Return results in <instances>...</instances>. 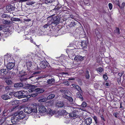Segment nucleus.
I'll return each instance as SVG.
<instances>
[{
    "instance_id": "nucleus-55",
    "label": "nucleus",
    "mask_w": 125,
    "mask_h": 125,
    "mask_svg": "<svg viewBox=\"0 0 125 125\" xmlns=\"http://www.w3.org/2000/svg\"><path fill=\"white\" fill-rule=\"evenodd\" d=\"M28 100V99L26 98L23 99L22 100V102H24L26 101H27Z\"/></svg>"
},
{
    "instance_id": "nucleus-11",
    "label": "nucleus",
    "mask_w": 125,
    "mask_h": 125,
    "mask_svg": "<svg viewBox=\"0 0 125 125\" xmlns=\"http://www.w3.org/2000/svg\"><path fill=\"white\" fill-rule=\"evenodd\" d=\"M81 45L82 47L84 49L87 48V46L88 44V41H83L81 42Z\"/></svg>"
},
{
    "instance_id": "nucleus-25",
    "label": "nucleus",
    "mask_w": 125,
    "mask_h": 125,
    "mask_svg": "<svg viewBox=\"0 0 125 125\" xmlns=\"http://www.w3.org/2000/svg\"><path fill=\"white\" fill-rule=\"evenodd\" d=\"M20 101L18 100H14L12 101L11 102V104L13 105H17L18 106V104L19 103Z\"/></svg>"
},
{
    "instance_id": "nucleus-21",
    "label": "nucleus",
    "mask_w": 125,
    "mask_h": 125,
    "mask_svg": "<svg viewBox=\"0 0 125 125\" xmlns=\"http://www.w3.org/2000/svg\"><path fill=\"white\" fill-rule=\"evenodd\" d=\"M54 80L53 78L47 80V83L48 84L51 85L54 83Z\"/></svg>"
},
{
    "instance_id": "nucleus-53",
    "label": "nucleus",
    "mask_w": 125,
    "mask_h": 125,
    "mask_svg": "<svg viewBox=\"0 0 125 125\" xmlns=\"http://www.w3.org/2000/svg\"><path fill=\"white\" fill-rule=\"evenodd\" d=\"M75 24V23L74 22L73 23L72 22H71V23H70V27H72Z\"/></svg>"
},
{
    "instance_id": "nucleus-7",
    "label": "nucleus",
    "mask_w": 125,
    "mask_h": 125,
    "mask_svg": "<svg viewBox=\"0 0 125 125\" xmlns=\"http://www.w3.org/2000/svg\"><path fill=\"white\" fill-rule=\"evenodd\" d=\"M4 60L5 61H7L9 62H11L13 61V59L11 55L8 54L5 56L4 57Z\"/></svg>"
},
{
    "instance_id": "nucleus-12",
    "label": "nucleus",
    "mask_w": 125,
    "mask_h": 125,
    "mask_svg": "<svg viewBox=\"0 0 125 125\" xmlns=\"http://www.w3.org/2000/svg\"><path fill=\"white\" fill-rule=\"evenodd\" d=\"M78 113V112L77 111H74L72 113L69 114V116L71 117H74V118H77L78 116H77Z\"/></svg>"
},
{
    "instance_id": "nucleus-45",
    "label": "nucleus",
    "mask_w": 125,
    "mask_h": 125,
    "mask_svg": "<svg viewBox=\"0 0 125 125\" xmlns=\"http://www.w3.org/2000/svg\"><path fill=\"white\" fill-rule=\"evenodd\" d=\"M61 112L63 115H66L67 114V112L65 110H62Z\"/></svg>"
},
{
    "instance_id": "nucleus-36",
    "label": "nucleus",
    "mask_w": 125,
    "mask_h": 125,
    "mask_svg": "<svg viewBox=\"0 0 125 125\" xmlns=\"http://www.w3.org/2000/svg\"><path fill=\"white\" fill-rule=\"evenodd\" d=\"M18 106L17 105H15V106H13L10 110H9V112H12V111L15 110L16 108Z\"/></svg>"
},
{
    "instance_id": "nucleus-15",
    "label": "nucleus",
    "mask_w": 125,
    "mask_h": 125,
    "mask_svg": "<svg viewBox=\"0 0 125 125\" xmlns=\"http://www.w3.org/2000/svg\"><path fill=\"white\" fill-rule=\"evenodd\" d=\"M7 73L6 69H2L0 70V75L1 76H4Z\"/></svg>"
},
{
    "instance_id": "nucleus-64",
    "label": "nucleus",
    "mask_w": 125,
    "mask_h": 125,
    "mask_svg": "<svg viewBox=\"0 0 125 125\" xmlns=\"http://www.w3.org/2000/svg\"><path fill=\"white\" fill-rule=\"evenodd\" d=\"M6 17V15L5 14H4L2 15V17L3 18H5Z\"/></svg>"
},
{
    "instance_id": "nucleus-5",
    "label": "nucleus",
    "mask_w": 125,
    "mask_h": 125,
    "mask_svg": "<svg viewBox=\"0 0 125 125\" xmlns=\"http://www.w3.org/2000/svg\"><path fill=\"white\" fill-rule=\"evenodd\" d=\"M14 116H17L18 119H21L24 118L25 115L22 111H18L13 114Z\"/></svg>"
},
{
    "instance_id": "nucleus-50",
    "label": "nucleus",
    "mask_w": 125,
    "mask_h": 125,
    "mask_svg": "<svg viewBox=\"0 0 125 125\" xmlns=\"http://www.w3.org/2000/svg\"><path fill=\"white\" fill-rule=\"evenodd\" d=\"M124 72H122L120 73H118V75L120 77L122 75L124 74Z\"/></svg>"
},
{
    "instance_id": "nucleus-51",
    "label": "nucleus",
    "mask_w": 125,
    "mask_h": 125,
    "mask_svg": "<svg viewBox=\"0 0 125 125\" xmlns=\"http://www.w3.org/2000/svg\"><path fill=\"white\" fill-rule=\"evenodd\" d=\"M93 118L95 122L97 123V118L96 116H94L93 117Z\"/></svg>"
},
{
    "instance_id": "nucleus-61",
    "label": "nucleus",
    "mask_w": 125,
    "mask_h": 125,
    "mask_svg": "<svg viewBox=\"0 0 125 125\" xmlns=\"http://www.w3.org/2000/svg\"><path fill=\"white\" fill-rule=\"evenodd\" d=\"M79 122L78 121H76L75 123L74 124V125H77L78 124Z\"/></svg>"
},
{
    "instance_id": "nucleus-54",
    "label": "nucleus",
    "mask_w": 125,
    "mask_h": 125,
    "mask_svg": "<svg viewBox=\"0 0 125 125\" xmlns=\"http://www.w3.org/2000/svg\"><path fill=\"white\" fill-rule=\"evenodd\" d=\"M63 83L66 85H68L69 84V82L68 81H66Z\"/></svg>"
},
{
    "instance_id": "nucleus-40",
    "label": "nucleus",
    "mask_w": 125,
    "mask_h": 125,
    "mask_svg": "<svg viewBox=\"0 0 125 125\" xmlns=\"http://www.w3.org/2000/svg\"><path fill=\"white\" fill-rule=\"evenodd\" d=\"M54 0H45V2L47 4L48 3L52 2Z\"/></svg>"
},
{
    "instance_id": "nucleus-4",
    "label": "nucleus",
    "mask_w": 125,
    "mask_h": 125,
    "mask_svg": "<svg viewBox=\"0 0 125 125\" xmlns=\"http://www.w3.org/2000/svg\"><path fill=\"white\" fill-rule=\"evenodd\" d=\"M26 92H23L22 91L16 92L14 93L13 95L15 97H17L19 99L21 98L25 97L26 95L24 94H27Z\"/></svg>"
},
{
    "instance_id": "nucleus-63",
    "label": "nucleus",
    "mask_w": 125,
    "mask_h": 125,
    "mask_svg": "<svg viewBox=\"0 0 125 125\" xmlns=\"http://www.w3.org/2000/svg\"><path fill=\"white\" fill-rule=\"evenodd\" d=\"M6 90H9L10 89L9 88V87L8 86L6 88H5Z\"/></svg>"
},
{
    "instance_id": "nucleus-2",
    "label": "nucleus",
    "mask_w": 125,
    "mask_h": 125,
    "mask_svg": "<svg viewBox=\"0 0 125 125\" xmlns=\"http://www.w3.org/2000/svg\"><path fill=\"white\" fill-rule=\"evenodd\" d=\"M37 111V105L35 103L32 104L30 107H25L24 109V111L29 114L32 112L36 113Z\"/></svg>"
},
{
    "instance_id": "nucleus-52",
    "label": "nucleus",
    "mask_w": 125,
    "mask_h": 125,
    "mask_svg": "<svg viewBox=\"0 0 125 125\" xmlns=\"http://www.w3.org/2000/svg\"><path fill=\"white\" fill-rule=\"evenodd\" d=\"M95 32L96 35H100V33L97 30H95Z\"/></svg>"
},
{
    "instance_id": "nucleus-60",
    "label": "nucleus",
    "mask_w": 125,
    "mask_h": 125,
    "mask_svg": "<svg viewBox=\"0 0 125 125\" xmlns=\"http://www.w3.org/2000/svg\"><path fill=\"white\" fill-rule=\"evenodd\" d=\"M40 73V72H34L32 74H36L38 73Z\"/></svg>"
},
{
    "instance_id": "nucleus-26",
    "label": "nucleus",
    "mask_w": 125,
    "mask_h": 125,
    "mask_svg": "<svg viewBox=\"0 0 125 125\" xmlns=\"http://www.w3.org/2000/svg\"><path fill=\"white\" fill-rule=\"evenodd\" d=\"M26 74L25 72L24 71H20L19 73V76H22Z\"/></svg>"
},
{
    "instance_id": "nucleus-48",
    "label": "nucleus",
    "mask_w": 125,
    "mask_h": 125,
    "mask_svg": "<svg viewBox=\"0 0 125 125\" xmlns=\"http://www.w3.org/2000/svg\"><path fill=\"white\" fill-rule=\"evenodd\" d=\"M118 114V113L117 112H116L115 113H113V115L116 118L117 117V115Z\"/></svg>"
},
{
    "instance_id": "nucleus-14",
    "label": "nucleus",
    "mask_w": 125,
    "mask_h": 125,
    "mask_svg": "<svg viewBox=\"0 0 125 125\" xmlns=\"http://www.w3.org/2000/svg\"><path fill=\"white\" fill-rule=\"evenodd\" d=\"M60 91L62 93V94H64V95H63V96L64 98V96H68L69 94L70 93V92L68 90H61Z\"/></svg>"
},
{
    "instance_id": "nucleus-33",
    "label": "nucleus",
    "mask_w": 125,
    "mask_h": 125,
    "mask_svg": "<svg viewBox=\"0 0 125 125\" xmlns=\"http://www.w3.org/2000/svg\"><path fill=\"white\" fill-rule=\"evenodd\" d=\"M14 56L16 59L17 60L19 61L21 60V56L19 55L16 54Z\"/></svg>"
},
{
    "instance_id": "nucleus-43",
    "label": "nucleus",
    "mask_w": 125,
    "mask_h": 125,
    "mask_svg": "<svg viewBox=\"0 0 125 125\" xmlns=\"http://www.w3.org/2000/svg\"><path fill=\"white\" fill-rule=\"evenodd\" d=\"M108 6L110 10H111L112 8V3H110L108 4Z\"/></svg>"
},
{
    "instance_id": "nucleus-27",
    "label": "nucleus",
    "mask_w": 125,
    "mask_h": 125,
    "mask_svg": "<svg viewBox=\"0 0 125 125\" xmlns=\"http://www.w3.org/2000/svg\"><path fill=\"white\" fill-rule=\"evenodd\" d=\"M64 98L66 99L67 100L70 102H72L73 101V100L72 97L69 96H64Z\"/></svg>"
},
{
    "instance_id": "nucleus-1",
    "label": "nucleus",
    "mask_w": 125,
    "mask_h": 125,
    "mask_svg": "<svg viewBox=\"0 0 125 125\" xmlns=\"http://www.w3.org/2000/svg\"><path fill=\"white\" fill-rule=\"evenodd\" d=\"M36 56H37L36 54L31 52H30L28 54L27 56H26L27 59H26V61L28 70H29L30 67L32 66V62L31 61V60Z\"/></svg>"
},
{
    "instance_id": "nucleus-41",
    "label": "nucleus",
    "mask_w": 125,
    "mask_h": 125,
    "mask_svg": "<svg viewBox=\"0 0 125 125\" xmlns=\"http://www.w3.org/2000/svg\"><path fill=\"white\" fill-rule=\"evenodd\" d=\"M34 76L32 75L31 76H28V77L25 78V79L26 80L27 79H31L32 78L34 77Z\"/></svg>"
},
{
    "instance_id": "nucleus-23",
    "label": "nucleus",
    "mask_w": 125,
    "mask_h": 125,
    "mask_svg": "<svg viewBox=\"0 0 125 125\" xmlns=\"http://www.w3.org/2000/svg\"><path fill=\"white\" fill-rule=\"evenodd\" d=\"M1 97L3 99L5 100H7L10 99V97L6 94L3 95L1 96Z\"/></svg>"
},
{
    "instance_id": "nucleus-16",
    "label": "nucleus",
    "mask_w": 125,
    "mask_h": 125,
    "mask_svg": "<svg viewBox=\"0 0 125 125\" xmlns=\"http://www.w3.org/2000/svg\"><path fill=\"white\" fill-rule=\"evenodd\" d=\"M14 9V7L10 5H8L6 7V10L8 11L13 10Z\"/></svg>"
},
{
    "instance_id": "nucleus-34",
    "label": "nucleus",
    "mask_w": 125,
    "mask_h": 125,
    "mask_svg": "<svg viewBox=\"0 0 125 125\" xmlns=\"http://www.w3.org/2000/svg\"><path fill=\"white\" fill-rule=\"evenodd\" d=\"M98 73H101L103 70V69L101 67H99L96 69Z\"/></svg>"
},
{
    "instance_id": "nucleus-28",
    "label": "nucleus",
    "mask_w": 125,
    "mask_h": 125,
    "mask_svg": "<svg viewBox=\"0 0 125 125\" xmlns=\"http://www.w3.org/2000/svg\"><path fill=\"white\" fill-rule=\"evenodd\" d=\"M76 95L77 97L78 98H80L82 101L83 100V97L79 92H77L76 93Z\"/></svg>"
},
{
    "instance_id": "nucleus-57",
    "label": "nucleus",
    "mask_w": 125,
    "mask_h": 125,
    "mask_svg": "<svg viewBox=\"0 0 125 125\" xmlns=\"http://www.w3.org/2000/svg\"><path fill=\"white\" fill-rule=\"evenodd\" d=\"M4 28V26L3 25H0V31L1 30Z\"/></svg>"
},
{
    "instance_id": "nucleus-42",
    "label": "nucleus",
    "mask_w": 125,
    "mask_h": 125,
    "mask_svg": "<svg viewBox=\"0 0 125 125\" xmlns=\"http://www.w3.org/2000/svg\"><path fill=\"white\" fill-rule=\"evenodd\" d=\"M6 82L8 84H11V81L10 80H6Z\"/></svg>"
},
{
    "instance_id": "nucleus-32",
    "label": "nucleus",
    "mask_w": 125,
    "mask_h": 125,
    "mask_svg": "<svg viewBox=\"0 0 125 125\" xmlns=\"http://www.w3.org/2000/svg\"><path fill=\"white\" fill-rule=\"evenodd\" d=\"M8 111L9 110H7L6 109L3 112V115L4 116H6L7 115L9 112Z\"/></svg>"
},
{
    "instance_id": "nucleus-24",
    "label": "nucleus",
    "mask_w": 125,
    "mask_h": 125,
    "mask_svg": "<svg viewBox=\"0 0 125 125\" xmlns=\"http://www.w3.org/2000/svg\"><path fill=\"white\" fill-rule=\"evenodd\" d=\"M72 86L73 87H75L79 92H81L82 91L80 88L77 85L73 84H72Z\"/></svg>"
},
{
    "instance_id": "nucleus-9",
    "label": "nucleus",
    "mask_w": 125,
    "mask_h": 125,
    "mask_svg": "<svg viewBox=\"0 0 125 125\" xmlns=\"http://www.w3.org/2000/svg\"><path fill=\"white\" fill-rule=\"evenodd\" d=\"M39 112L41 113H46L47 109L43 105H41L39 106Z\"/></svg>"
},
{
    "instance_id": "nucleus-8",
    "label": "nucleus",
    "mask_w": 125,
    "mask_h": 125,
    "mask_svg": "<svg viewBox=\"0 0 125 125\" xmlns=\"http://www.w3.org/2000/svg\"><path fill=\"white\" fill-rule=\"evenodd\" d=\"M48 64V62L46 61H44L41 62L39 65L41 68L43 69L46 67Z\"/></svg>"
},
{
    "instance_id": "nucleus-3",
    "label": "nucleus",
    "mask_w": 125,
    "mask_h": 125,
    "mask_svg": "<svg viewBox=\"0 0 125 125\" xmlns=\"http://www.w3.org/2000/svg\"><path fill=\"white\" fill-rule=\"evenodd\" d=\"M29 92L30 93L35 92L37 94L43 92L44 90L43 89L39 88L35 89V86L33 85H29Z\"/></svg>"
},
{
    "instance_id": "nucleus-30",
    "label": "nucleus",
    "mask_w": 125,
    "mask_h": 125,
    "mask_svg": "<svg viewBox=\"0 0 125 125\" xmlns=\"http://www.w3.org/2000/svg\"><path fill=\"white\" fill-rule=\"evenodd\" d=\"M55 96V95L54 94H51L47 97V99H50L53 98Z\"/></svg>"
},
{
    "instance_id": "nucleus-17",
    "label": "nucleus",
    "mask_w": 125,
    "mask_h": 125,
    "mask_svg": "<svg viewBox=\"0 0 125 125\" xmlns=\"http://www.w3.org/2000/svg\"><path fill=\"white\" fill-rule=\"evenodd\" d=\"M92 118H89L85 119V122L87 125H90L92 123Z\"/></svg>"
},
{
    "instance_id": "nucleus-62",
    "label": "nucleus",
    "mask_w": 125,
    "mask_h": 125,
    "mask_svg": "<svg viewBox=\"0 0 125 125\" xmlns=\"http://www.w3.org/2000/svg\"><path fill=\"white\" fill-rule=\"evenodd\" d=\"M70 17L73 19L74 18V16L73 15L71 14L70 16Z\"/></svg>"
},
{
    "instance_id": "nucleus-6",
    "label": "nucleus",
    "mask_w": 125,
    "mask_h": 125,
    "mask_svg": "<svg viewBox=\"0 0 125 125\" xmlns=\"http://www.w3.org/2000/svg\"><path fill=\"white\" fill-rule=\"evenodd\" d=\"M60 20L59 17L56 16L52 18L49 23H50V24H52V26L53 24L55 25L59 23Z\"/></svg>"
},
{
    "instance_id": "nucleus-37",
    "label": "nucleus",
    "mask_w": 125,
    "mask_h": 125,
    "mask_svg": "<svg viewBox=\"0 0 125 125\" xmlns=\"http://www.w3.org/2000/svg\"><path fill=\"white\" fill-rule=\"evenodd\" d=\"M50 23H48L46 25H45L43 27V28L44 29L45 28H47L48 27H49V26L51 25Z\"/></svg>"
},
{
    "instance_id": "nucleus-10",
    "label": "nucleus",
    "mask_w": 125,
    "mask_h": 125,
    "mask_svg": "<svg viewBox=\"0 0 125 125\" xmlns=\"http://www.w3.org/2000/svg\"><path fill=\"white\" fill-rule=\"evenodd\" d=\"M83 59V57L80 55L76 56L74 58V60L77 62L82 61Z\"/></svg>"
},
{
    "instance_id": "nucleus-20",
    "label": "nucleus",
    "mask_w": 125,
    "mask_h": 125,
    "mask_svg": "<svg viewBox=\"0 0 125 125\" xmlns=\"http://www.w3.org/2000/svg\"><path fill=\"white\" fill-rule=\"evenodd\" d=\"M14 118L12 117L11 119V122L12 123L14 124H15L17 123L18 122V120L17 119V116H15Z\"/></svg>"
},
{
    "instance_id": "nucleus-56",
    "label": "nucleus",
    "mask_w": 125,
    "mask_h": 125,
    "mask_svg": "<svg viewBox=\"0 0 125 125\" xmlns=\"http://www.w3.org/2000/svg\"><path fill=\"white\" fill-rule=\"evenodd\" d=\"M84 2L85 4H88V3L89 2V1L88 0H84Z\"/></svg>"
},
{
    "instance_id": "nucleus-31",
    "label": "nucleus",
    "mask_w": 125,
    "mask_h": 125,
    "mask_svg": "<svg viewBox=\"0 0 125 125\" xmlns=\"http://www.w3.org/2000/svg\"><path fill=\"white\" fill-rule=\"evenodd\" d=\"M85 77L87 79H89L90 78V75L89 71L88 70H86L85 73Z\"/></svg>"
},
{
    "instance_id": "nucleus-59",
    "label": "nucleus",
    "mask_w": 125,
    "mask_h": 125,
    "mask_svg": "<svg viewBox=\"0 0 125 125\" xmlns=\"http://www.w3.org/2000/svg\"><path fill=\"white\" fill-rule=\"evenodd\" d=\"M31 95H28L27 96L26 95V97H26L27 98V99L30 98L31 97Z\"/></svg>"
},
{
    "instance_id": "nucleus-49",
    "label": "nucleus",
    "mask_w": 125,
    "mask_h": 125,
    "mask_svg": "<svg viewBox=\"0 0 125 125\" xmlns=\"http://www.w3.org/2000/svg\"><path fill=\"white\" fill-rule=\"evenodd\" d=\"M37 95V94L36 93L32 94L31 95V97H34Z\"/></svg>"
},
{
    "instance_id": "nucleus-19",
    "label": "nucleus",
    "mask_w": 125,
    "mask_h": 125,
    "mask_svg": "<svg viewBox=\"0 0 125 125\" xmlns=\"http://www.w3.org/2000/svg\"><path fill=\"white\" fill-rule=\"evenodd\" d=\"M43 97V96L42 95L39 97V98L40 99H39L38 101L39 102H43L47 101V99H46V98H44Z\"/></svg>"
},
{
    "instance_id": "nucleus-47",
    "label": "nucleus",
    "mask_w": 125,
    "mask_h": 125,
    "mask_svg": "<svg viewBox=\"0 0 125 125\" xmlns=\"http://www.w3.org/2000/svg\"><path fill=\"white\" fill-rule=\"evenodd\" d=\"M119 29L118 28H116L115 30V32H116L117 34H119Z\"/></svg>"
},
{
    "instance_id": "nucleus-22",
    "label": "nucleus",
    "mask_w": 125,
    "mask_h": 125,
    "mask_svg": "<svg viewBox=\"0 0 125 125\" xmlns=\"http://www.w3.org/2000/svg\"><path fill=\"white\" fill-rule=\"evenodd\" d=\"M64 104L63 103L60 101L58 102L56 104V106L58 107H61Z\"/></svg>"
},
{
    "instance_id": "nucleus-44",
    "label": "nucleus",
    "mask_w": 125,
    "mask_h": 125,
    "mask_svg": "<svg viewBox=\"0 0 125 125\" xmlns=\"http://www.w3.org/2000/svg\"><path fill=\"white\" fill-rule=\"evenodd\" d=\"M87 104L85 102H83L82 103V106L83 107H85L86 106Z\"/></svg>"
},
{
    "instance_id": "nucleus-39",
    "label": "nucleus",
    "mask_w": 125,
    "mask_h": 125,
    "mask_svg": "<svg viewBox=\"0 0 125 125\" xmlns=\"http://www.w3.org/2000/svg\"><path fill=\"white\" fill-rule=\"evenodd\" d=\"M3 23L4 24H8L10 23V21L7 20H4L3 21Z\"/></svg>"
},
{
    "instance_id": "nucleus-38",
    "label": "nucleus",
    "mask_w": 125,
    "mask_h": 125,
    "mask_svg": "<svg viewBox=\"0 0 125 125\" xmlns=\"http://www.w3.org/2000/svg\"><path fill=\"white\" fill-rule=\"evenodd\" d=\"M50 31V30H48L47 31H44L43 32V33L45 35H49V32Z\"/></svg>"
},
{
    "instance_id": "nucleus-46",
    "label": "nucleus",
    "mask_w": 125,
    "mask_h": 125,
    "mask_svg": "<svg viewBox=\"0 0 125 125\" xmlns=\"http://www.w3.org/2000/svg\"><path fill=\"white\" fill-rule=\"evenodd\" d=\"M103 78L105 80H107L108 79L107 76L105 74L103 75Z\"/></svg>"
},
{
    "instance_id": "nucleus-18",
    "label": "nucleus",
    "mask_w": 125,
    "mask_h": 125,
    "mask_svg": "<svg viewBox=\"0 0 125 125\" xmlns=\"http://www.w3.org/2000/svg\"><path fill=\"white\" fill-rule=\"evenodd\" d=\"M55 112V111L52 110L50 109H49L47 111H46V113L49 114L51 115H53Z\"/></svg>"
},
{
    "instance_id": "nucleus-35",
    "label": "nucleus",
    "mask_w": 125,
    "mask_h": 125,
    "mask_svg": "<svg viewBox=\"0 0 125 125\" xmlns=\"http://www.w3.org/2000/svg\"><path fill=\"white\" fill-rule=\"evenodd\" d=\"M21 85L22 86L23 85V84L22 83H21L20 84V83H18L15 84L14 85V86L15 87H20L21 86Z\"/></svg>"
},
{
    "instance_id": "nucleus-29",
    "label": "nucleus",
    "mask_w": 125,
    "mask_h": 125,
    "mask_svg": "<svg viewBox=\"0 0 125 125\" xmlns=\"http://www.w3.org/2000/svg\"><path fill=\"white\" fill-rule=\"evenodd\" d=\"M35 2L32 1H28L26 2V4L29 6L31 5L34 4Z\"/></svg>"
},
{
    "instance_id": "nucleus-58",
    "label": "nucleus",
    "mask_w": 125,
    "mask_h": 125,
    "mask_svg": "<svg viewBox=\"0 0 125 125\" xmlns=\"http://www.w3.org/2000/svg\"><path fill=\"white\" fill-rule=\"evenodd\" d=\"M14 93V92H11L9 93V94L10 95L12 96V95H13Z\"/></svg>"
},
{
    "instance_id": "nucleus-13",
    "label": "nucleus",
    "mask_w": 125,
    "mask_h": 125,
    "mask_svg": "<svg viewBox=\"0 0 125 125\" xmlns=\"http://www.w3.org/2000/svg\"><path fill=\"white\" fill-rule=\"evenodd\" d=\"M14 65V64L12 62H9L7 64L6 67L8 69L11 70L13 68Z\"/></svg>"
}]
</instances>
